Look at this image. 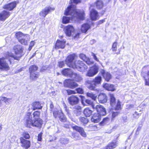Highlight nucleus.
<instances>
[{
    "label": "nucleus",
    "instance_id": "1",
    "mask_svg": "<svg viewBox=\"0 0 149 149\" xmlns=\"http://www.w3.org/2000/svg\"><path fill=\"white\" fill-rule=\"evenodd\" d=\"M81 0H70V5L65 10L64 14L66 15L72 16V20L76 21L78 19L83 20L84 19V13L83 10H80L76 8V6L72 3L77 4L80 2Z\"/></svg>",
    "mask_w": 149,
    "mask_h": 149
},
{
    "label": "nucleus",
    "instance_id": "2",
    "mask_svg": "<svg viewBox=\"0 0 149 149\" xmlns=\"http://www.w3.org/2000/svg\"><path fill=\"white\" fill-rule=\"evenodd\" d=\"M76 56L75 54H73L69 55L66 60V64L70 67L73 69H77L78 71L83 72L85 71L88 67L82 61L77 60L74 62L73 60Z\"/></svg>",
    "mask_w": 149,
    "mask_h": 149
},
{
    "label": "nucleus",
    "instance_id": "3",
    "mask_svg": "<svg viewBox=\"0 0 149 149\" xmlns=\"http://www.w3.org/2000/svg\"><path fill=\"white\" fill-rule=\"evenodd\" d=\"M32 119L31 113L30 112L27 113L25 118L26 125L27 127H30L31 126L38 127H41L42 124V121L40 118L34 119V121Z\"/></svg>",
    "mask_w": 149,
    "mask_h": 149
},
{
    "label": "nucleus",
    "instance_id": "4",
    "mask_svg": "<svg viewBox=\"0 0 149 149\" xmlns=\"http://www.w3.org/2000/svg\"><path fill=\"white\" fill-rule=\"evenodd\" d=\"M102 77L100 76H97L92 80H87L86 83L87 88L90 90L98 92L100 91L99 88H96L97 86L101 84Z\"/></svg>",
    "mask_w": 149,
    "mask_h": 149
},
{
    "label": "nucleus",
    "instance_id": "5",
    "mask_svg": "<svg viewBox=\"0 0 149 149\" xmlns=\"http://www.w3.org/2000/svg\"><path fill=\"white\" fill-rule=\"evenodd\" d=\"M14 49L16 54L17 56H15L11 53H8V55L9 56L12 57L15 59L19 60L20 58L23 55V49L21 46L17 45L14 47Z\"/></svg>",
    "mask_w": 149,
    "mask_h": 149
},
{
    "label": "nucleus",
    "instance_id": "6",
    "mask_svg": "<svg viewBox=\"0 0 149 149\" xmlns=\"http://www.w3.org/2000/svg\"><path fill=\"white\" fill-rule=\"evenodd\" d=\"M15 36L21 43L24 45H27L28 40L26 39L28 36V35H24L22 32H19L15 34Z\"/></svg>",
    "mask_w": 149,
    "mask_h": 149
},
{
    "label": "nucleus",
    "instance_id": "7",
    "mask_svg": "<svg viewBox=\"0 0 149 149\" xmlns=\"http://www.w3.org/2000/svg\"><path fill=\"white\" fill-rule=\"evenodd\" d=\"M110 104L113 107H114V109L116 110H119L121 109L120 102L118 100L116 105H115L116 99L114 95L113 94H110Z\"/></svg>",
    "mask_w": 149,
    "mask_h": 149
},
{
    "label": "nucleus",
    "instance_id": "8",
    "mask_svg": "<svg viewBox=\"0 0 149 149\" xmlns=\"http://www.w3.org/2000/svg\"><path fill=\"white\" fill-rule=\"evenodd\" d=\"M99 69L98 66L95 65L90 68L86 74V75L89 77L94 76L98 73Z\"/></svg>",
    "mask_w": 149,
    "mask_h": 149
},
{
    "label": "nucleus",
    "instance_id": "9",
    "mask_svg": "<svg viewBox=\"0 0 149 149\" xmlns=\"http://www.w3.org/2000/svg\"><path fill=\"white\" fill-rule=\"evenodd\" d=\"M64 86L65 87H68L71 88H73L78 86L77 83L74 82L73 80L67 79L65 80L64 83Z\"/></svg>",
    "mask_w": 149,
    "mask_h": 149
},
{
    "label": "nucleus",
    "instance_id": "10",
    "mask_svg": "<svg viewBox=\"0 0 149 149\" xmlns=\"http://www.w3.org/2000/svg\"><path fill=\"white\" fill-rule=\"evenodd\" d=\"M19 139L21 146L23 148L27 149L30 147L31 143L30 141L25 139L23 137H20Z\"/></svg>",
    "mask_w": 149,
    "mask_h": 149
},
{
    "label": "nucleus",
    "instance_id": "11",
    "mask_svg": "<svg viewBox=\"0 0 149 149\" xmlns=\"http://www.w3.org/2000/svg\"><path fill=\"white\" fill-rule=\"evenodd\" d=\"M10 68L4 58H0V70H8Z\"/></svg>",
    "mask_w": 149,
    "mask_h": 149
},
{
    "label": "nucleus",
    "instance_id": "12",
    "mask_svg": "<svg viewBox=\"0 0 149 149\" xmlns=\"http://www.w3.org/2000/svg\"><path fill=\"white\" fill-rule=\"evenodd\" d=\"M18 3V1H14L4 5L3 8L9 11L12 10L16 7L17 4Z\"/></svg>",
    "mask_w": 149,
    "mask_h": 149
},
{
    "label": "nucleus",
    "instance_id": "13",
    "mask_svg": "<svg viewBox=\"0 0 149 149\" xmlns=\"http://www.w3.org/2000/svg\"><path fill=\"white\" fill-rule=\"evenodd\" d=\"M64 30L66 36L70 37L73 35L74 29L72 26L69 25L66 26Z\"/></svg>",
    "mask_w": 149,
    "mask_h": 149
},
{
    "label": "nucleus",
    "instance_id": "14",
    "mask_svg": "<svg viewBox=\"0 0 149 149\" xmlns=\"http://www.w3.org/2000/svg\"><path fill=\"white\" fill-rule=\"evenodd\" d=\"M68 100L69 103L71 105L77 104L79 102L78 97L74 95H72L69 97Z\"/></svg>",
    "mask_w": 149,
    "mask_h": 149
},
{
    "label": "nucleus",
    "instance_id": "15",
    "mask_svg": "<svg viewBox=\"0 0 149 149\" xmlns=\"http://www.w3.org/2000/svg\"><path fill=\"white\" fill-rule=\"evenodd\" d=\"M53 115L55 118L57 117L59 118L61 121L62 122H65L66 120V118L64 116L63 113L61 111H56L53 112Z\"/></svg>",
    "mask_w": 149,
    "mask_h": 149
},
{
    "label": "nucleus",
    "instance_id": "16",
    "mask_svg": "<svg viewBox=\"0 0 149 149\" xmlns=\"http://www.w3.org/2000/svg\"><path fill=\"white\" fill-rule=\"evenodd\" d=\"M97 111V113L100 115L102 116L105 115L106 114V110L102 106L98 104L97 105L95 108Z\"/></svg>",
    "mask_w": 149,
    "mask_h": 149
},
{
    "label": "nucleus",
    "instance_id": "17",
    "mask_svg": "<svg viewBox=\"0 0 149 149\" xmlns=\"http://www.w3.org/2000/svg\"><path fill=\"white\" fill-rule=\"evenodd\" d=\"M65 42L64 40H57L55 44V48L56 49H63L65 46Z\"/></svg>",
    "mask_w": 149,
    "mask_h": 149
},
{
    "label": "nucleus",
    "instance_id": "18",
    "mask_svg": "<svg viewBox=\"0 0 149 149\" xmlns=\"http://www.w3.org/2000/svg\"><path fill=\"white\" fill-rule=\"evenodd\" d=\"M9 12L6 10H4L0 13V20L5 21L10 15Z\"/></svg>",
    "mask_w": 149,
    "mask_h": 149
},
{
    "label": "nucleus",
    "instance_id": "19",
    "mask_svg": "<svg viewBox=\"0 0 149 149\" xmlns=\"http://www.w3.org/2000/svg\"><path fill=\"white\" fill-rule=\"evenodd\" d=\"M72 128L74 130L79 132L82 136L85 137L86 136V134L82 128L77 126H72Z\"/></svg>",
    "mask_w": 149,
    "mask_h": 149
},
{
    "label": "nucleus",
    "instance_id": "20",
    "mask_svg": "<svg viewBox=\"0 0 149 149\" xmlns=\"http://www.w3.org/2000/svg\"><path fill=\"white\" fill-rule=\"evenodd\" d=\"M54 9L49 7H46L44 10L42 11L40 13V16L45 17L46 15L52 10H53Z\"/></svg>",
    "mask_w": 149,
    "mask_h": 149
},
{
    "label": "nucleus",
    "instance_id": "21",
    "mask_svg": "<svg viewBox=\"0 0 149 149\" xmlns=\"http://www.w3.org/2000/svg\"><path fill=\"white\" fill-rule=\"evenodd\" d=\"M90 17L93 20H95L99 18L97 12L95 9H92L90 11Z\"/></svg>",
    "mask_w": 149,
    "mask_h": 149
},
{
    "label": "nucleus",
    "instance_id": "22",
    "mask_svg": "<svg viewBox=\"0 0 149 149\" xmlns=\"http://www.w3.org/2000/svg\"><path fill=\"white\" fill-rule=\"evenodd\" d=\"M101 72L104 79L107 81H109L112 78V75L110 73L104 70H102Z\"/></svg>",
    "mask_w": 149,
    "mask_h": 149
},
{
    "label": "nucleus",
    "instance_id": "23",
    "mask_svg": "<svg viewBox=\"0 0 149 149\" xmlns=\"http://www.w3.org/2000/svg\"><path fill=\"white\" fill-rule=\"evenodd\" d=\"M98 99L99 102L100 103H105L107 101V96L104 93L100 94L98 95Z\"/></svg>",
    "mask_w": 149,
    "mask_h": 149
},
{
    "label": "nucleus",
    "instance_id": "24",
    "mask_svg": "<svg viewBox=\"0 0 149 149\" xmlns=\"http://www.w3.org/2000/svg\"><path fill=\"white\" fill-rule=\"evenodd\" d=\"M101 116L99 113H95L91 118V121L94 123L99 122L101 120Z\"/></svg>",
    "mask_w": 149,
    "mask_h": 149
},
{
    "label": "nucleus",
    "instance_id": "25",
    "mask_svg": "<svg viewBox=\"0 0 149 149\" xmlns=\"http://www.w3.org/2000/svg\"><path fill=\"white\" fill-rule=\"evenodd\" d=\"M62 73L65 76L71 77L73 72L69 69H65L62 71Z\"/></svg>",
    "mask_w": 149,
    "mask_h": 149
},
{
    "label": "nucleus",
    "instance_id": "26",
    "mask_svg": "<svg viewBox=\"0 0 149 149\" xmlns=\"http://www.w3.org/2000/svg\"><path fill=\"white\" fill-rule=\"evenodd\" d=\"M33 110L36 109H41L42 107L41 104L38 102H34L32 103L31 105Z\"/></svg>",
    "mask_w": 149,
    "mask_h": 149
},
{
    "label": "nucleus",
    "instance_id": "27",
    "mask_svg": "<svg viewBox=\"0 0 149 149\" xmlns=\"http://www.w3.org/2000/svg\"><path fill=\"white\" fill-rule=\"evenodd\" d=\"M103 87L105 89L108 91H114L115 89L114 86L113 84H105L103 85Z\"/></svg>",
    "mask_w": 149,
    "mask_h": 149
},
{
    "label": "nucleus",
    "instance_id": "28",
    "mask_svg": "<svg viewBox=\"0 0 149 149\" xmlns=\"http://www.w3.org/2000/svg\"><path fill=\"white\" fill-rule=\"evenodd\" d=\"M11 99L5 97L1 96L0 97V107L2 106V103L1 101H3L6 104H9L11 102Z\"/></svg>",
    "mask_w": 149,
    "mask_h": 149
},
{
    "label": "nucleus",
    "instance_id": "29",
    "mask_svg": "<svg viewBox=\"0 0 149 149\" xmlns=\"http://www.w3.org/2000/svg\"><path fill=\"white\" fill-rule=\"evenodd\" d=\"M90 28L89 24H84L81 26V31L83 33H86Z\"/></svg>",
    "mask_w": 149,
    "mask_h": 149
},
{
    "label": "nucleus",
    "instance_id": "30",
    "mask_svg": "<svg viewBox=\"0 0 149 149\" xmlns=\"http://www.w3.org/2000/svg\"><path fill=\"white\" fill-rule=\"evenodd\" d=\"M71 78L77 81H80L82 80V78L79 74L75 73H73L72 74Z\"/></svg>",
    "mask_w": 149,
    "mask_h": 149
},
{
    "label": "nucleus",
    "instance_id": "31",
    "mask_svg": "<svg viewBox=\"0 0 149 149\" xmlns=\"http://www.w3.org/2000/svg\"><path fill=\"white\" fill-rule=\"evenodd\" d=\"M117 145L116 141L112 142L108 144L106 149H113L116 147Z\"/></svg>",
    "mask_w": 149,
    "mask_h": 149
},
{
    "label": "nucleus",
    "instance_id": "32",
    "mask_svg": "<svg viewBox=\"0 0 149 149\" xmlns=\"http://www.w3.org/2000/svg\"><path fill=\"white\" fill-rule=\"evenodd\" d=\"M74 111L75 113L77 114H80L81 111V107L79 105H77L74 106Z\"/></svg>",
    "mask_w": 149,
    "mask_h": 149
},
{
    "label": "nucleus",
    "instance_id": "33",
    "mask_svg": "<svg viewBox=\"0 0 149 149\" xmlns=\"http://www.w3.org/2000/svg\"><path fill=\"white\" fill-rule=\"evenodd\" d=\"M144 77L145 85L149 86V70L147 72L146 75Z\"/></svg>",
    "mask_w": 149,
    "mask_h": 149
},
{
    "label": "nucleus",
    "instance_id": "34",
    "mask_svg": "<svg viewBox=\"0 0 149 149\" xmlns=\"http://www.w3.org/2000/svg\"><path fill=\"white\" fill-rule=\"evenodd\" d=\"M86 95L87 97H90L92 99L94 100H96L97 96L93 93L88 92L86 93Z\"/></svg>",
    "mask_w": 149,
    "mask_h": 149
},
{
    "label": "nucleus",
    "instance_id": "35",
    "mask_svg": "<svg viewBox=\"0 0 149 149\" xmlns=\"http://www.w3.org/2000/svg\"><path fill=\"white\" fill-rule=\"evenodd\" d=\"M84 113L86 117H89L91 115L92 111L88 108H86L84 109Z\"/></svg>",
    "mask_w": 149,
    "mask_h": 149
},
{
    "label": "nucleus",
    "instance_id": "36",
    "mask_svg": "<svg viewBox=\"0 0 149 149\" xmlns=\"http://www.w3.org/2000/svg\"><path fill=\"white\" fill-rule=\"evenodd\" d=\"M31 74V72H30V79L32 80H35L38 77V74L37 72L35 73L32 72Z\"/></svg>",
    "mask_w": 149,
    "mask_h": 149
},
{
    "label": "nucleus",
    "instance_id": "37",
    "mask_svg": "<svg viewBox=\"0 0 149 149\" xmlns=\"http://www.w3.org/2000/svg\"><path fill=\"white\" fill-rule=\"evenodd\" d=\"M96 6L98 9H100L102 8L103 6L102 1L101 0L97 1L96 3Z\"/></svg>",
    "mask_w": 149,
    "mask_h": 149
},
{
    "label": "nucleus",
    "instance_id": "38",
    "mask_svg": "<svg viewBox=\"0 0 149 149\" xmlns=\"http://www.w3.org/2000/svg\"><path fill=\"white\" fill-rule=\"evenodd\" d=\"M38 67L35 65H32L29 68V71L30 72H31V74H32V72L35 73L36 72V71L38 69Z\"/></svg>",
    "mask_w": 149,
    "mask_h": 149
},
{
    "label": "nucleus",
    "instance_id": "39",
    "mask_svg": "<svg viewBox=\"0 0 149 149\" xmlns=\"http://www.w3.org/2000/svg\"><path fill=\"white\" fill-rule=\"evenodd\" d=\"M70 18L68 17L63 16V17L62 22L63 24H66L69 22Z\"/></svg>",
    "mask_w": 149,
    "mask_h": 149
},
{
    "label": "nucleus",
    "instance_id": "40",
    "mask_svg": "<svg viewBox=\"0 0 149 149\" xmlns=\"http://www.w3.org/2000/svg\"><path fill=\"white\" fill-rule=\"evenodd\" d=\"M85 102L88 105L91 106L93 109H95V105L92 101L88 99H87L85 100Z\"/></svg>",
    "mask_w": 149,
    "mask_h": 149
},
{
    "label": "nucleus",
    "instance_id": "41",
    "mask_svg": "<svg viewBox=\"0 0 149 149\" xmlns=\"http://www.w3.org/2000/svg\"><path fill=\"white\" fill-rule=\"evenodd\" d=\"M40 112L38 111H35L33 113V116L34 119H37V118H40Z\"/></svg>",
    "mask_w": 149,
    "mask_h": 149
},
{
    "label": "nucleus",
    "instance_id": "42",
    "mask_svg": "<svg viewBox=\"0 0 149 149\" xmlns=\"http://www.w3.org/2000/svg\"><path fill=\"white\" fill-rule=\"evenodd\" d=\"M119 111H113L111 114V119L113 120L119 114Z\"/></svg>",
    "mask_w": 149,
    "mask_h": 149
},
{
    "label": "nucleus",
    "instance_id": "43",
    "mask_svg": "<svg viewBox=\"0 0 149 149\" xmlns=\"http://www.w3.org/2000/svg\"><path fill=\"white\" fill-rule=\"evenodd\" d=\"M22 137H23L24 138H25L26 139H28L30 138V135L27 132H24L22 133Z\"/></svg>",
    "mask_w": 149,
    "mask_h": 149
},
{
    "label": "nucleus",
    "instance_id": "44",
    "mask_svg": "<svg viewBox=\"0 0 149 149\" xmlns=\"http://www.w3.org/2000/svg\"><path fill=\"white\" fill-rule=\"evenodd\" d=\"M60 141L62 144H67L68 143V139L63 138H61L60 139Z\"/></svg>",
    "mask_w": 149,
    "mask_h": 149
},
{
    "label": "nucleus",
    "instance_id": "45",
    "mask_svg": "<svg viewBox=\"0 0 149 149\" xmlns=\"http://www.w3.org/2000/svg\"><path fill=\"white\" fill-rule=\"evenodd\" d=\"M80 121L84 124H86L88 122V120L86 118L81 117L79 118Z\"/></svg>",
    "mask_w": 149,
    "mask_h": 149
},
{
    "label": "nucleus",
    "instance_id": "46",
    "mask_svg": "<svg viewBox=\"0 0 149 149\" xmlns=\"http://www.w3.org/2000/svg\"><path fill=\"white\" fill-rule=\"evenodd\" d=\"M117 44V43L116 42H115L113 43L111 48L113 51L116 52V51Z\"/></svg>",
    "mask_w": 149,
    "mask_h": 149
},
{
    "label": "nucleus",
    "instance_id": "47",
    "mask_svg": "<svg viewBox=\"0 0 149 149\" xmlns=\"http://www.w3.org/2000/svg\"><path fill=\"white\" fill-rule=\"evenodd\" d=\"M109 118H104L103 120L100 123V124L102 125H103L104 124L107 123L109 121Z\"/></svg>",
    "mask_w": 149,
    "mask_h": 149
},
{
    "label": "nucleus",
    "instance_id": "48",
    "mask_svg": "<svg viewBox=\"0 0 149 149\" xmlns=\"http://www.w3.org/2000/svg\"><path fill=\"white\" fill-rule=\"evenodd\" d=\"M68 95H70L72 94H75L76 92L75 91L71 90L70 89L66 90H65Z\"/></svg>",
    "mask_w": 149,
    "mask_h": 149
},
{
    "label": "nucleus",
    "instance_id": "49",
    "mask_svg": "<svg viewBox=\"0 0 149 149\" xmlns=\"http://www.w3.org/2000/svg\"><path fill=\"white\" fill-rule=\"evenodd\" d=\"M86 63L88 65H90L93 64V61H91L90 60V59L89 58H87L86 60L85 61Z\"/></svg>",
    "mask_w": 149,
    "mask_h": 149
},
{
    "label": "nucleus",
    "instance_id": "50",
    "mask_svg": "<svg viewBox=\"0 0 149 149\" xmlns=\"http://www.w3.org/2000/svg\"><path fill=\"white\" fill-rule=\"evenodd\" d=\"M35 44V42L34 41H32L31 42L29 48H28L29 50L30 51L32 47H33Z\"/></svg>",
    "mask_w": 149,
    "mask_h": 149
},
{
    "label": "nucleus",
    "instance_id": "51",
    "mask_svg": "<svg viewBox=\"0 0 149 149\" xmlns=\"http://www.w3.org/2000/svg\"><path fill=\"white\" fill-rule=\"evenodd\" d=\"M76 93H78L81 94L83 93V90L81 88H77L76 89Z\"/></svg>",
    "mask_w": 149,
    "mask_h": 149
},
{
    "label": "nucleus",
    "instance_id": "52",
    "mask_svg": "<svg viewBox=\"0 0 149 149\" xmlns=\"http://www.w3.org/2000/svg\"><path fill=\"white\" fill-rule=\"evenodd\" d=\"M79 57L81 59L84 61L86 60V58H87V57H86V56L85 55L83 54H80Z\"/></svg>",
    "mask_w": 149,
    "mask_h": 149
},
{
    "label": "nucleus",
    "instance_id": "53",
    "mask_svg": "<svg viewBox=\"0 0 149 149\" xmlns=\"http://www.w3.org/2000/svg\"><path fill=\"white\" fill-rule=\"evenodd\" d=\"M42 132L40 133L38 135V140L39 141H41L42 139Z\"/></svg>",
    "mask_w": 149,
    "mask_h": 149
},
{
    "label": "nucleus",
    "instance_id": "54",
    "mask_svg": "<svg viewBox=\"0 0 149 149\" xmlns=\"http://www.w3.org/2000/svg\"><path fill=\"white\" fill-rule=\"evenodd\" d=\"M139 112H141V111H140ZM141 113H138L137 111H135L134 114V116L136 118H137Z\"/></svg>",
    "mask_w": 149,
    "mask_h": 149
},
{
    "label": "nucleus",
    "instance_id": "55",
    "mask_svg": "<svg viewBox=\"0 0 149 149\" xmlns=\"http://www.w3.org/2000/svg\"><path fill=\"white\" fill-rule=\"evenodd\" d=\"M134 107V105L133 104H127L126 105V109H130L133 108Z\"/></svg>",
    "mask_w": 149,
    "mask_h": 149
},
{
    "label": "nucleus",
    "instance_id": "56",
    "mask_svg": "<svg viewBox=\"0 0 149 149\" xmlns=\"http://www.w3.org/2000/svg\"><path fill=\"white\" fill-rule=\"evenodd\" d=\"M58 65L60 68H62L64 66V62L63 61L59 62H58Z\"/></svg>",
    "mask_w": 149,
    "mask_h": 149
},
{
    "label": "nucleus",
    "instance_id": "57",
    "mask_svg": "<svg viewBox=\"0 0 149 149\" xmlns=\"http://www.w3.org/2000/svg\"><path fill=\"white\" fill-rule=\"evenodd\" d=\"M72 136L73 138L75 139H78L79 137L78 136H77V134H74V133H72Z\"/></svg>",
    "mask_w": 149,
    "mask_h": 149
},
{
    "label": "nucleus",
    "instance_id": "58",
    "mask_svg": "<svg viewBox=\"0 0 149 149\" xmlns=\"http://www.w3.org/2000/svg\"><path fill=\"white\" fill-rule=\"evenodd\" d=\"M92 56L93 57V58L96 61L99 62V60L97 58L96 56L93 53H92Z\"/></svg>",
    "mask_w": 149,
    "mask_h": 149
},
{
    "label": "nucleus",
    "instance_id": "59",
    "mask_svg": "<svg viewBox=\"0 0 149 149\" xmlns=\"http://www.w3.org/2000/svg\"><path fill=\"white\" fill-rule=\"evenodd\" d=\"M64 109L66 112L67 114H69V110L68 109V108L66 107H64Z\"/></svg>",
    "mask_w": 149,
    "mask_h": 149
},
{
    "label": "nucleus",
    "instance_id": "60",
    "mask_svg": "<svg viewBox=\"0 0 149 149\" xmlns=\"http://www.w3.org/2000/svg\"><path fill=\"white\" fill-rule=\"evenodd\" d=\"M79 33H77L74 36V38H79Z\"/></svg>",
    "mask_w": 149,
    "mask_h": 149
},
{
    "label": "nucleus",
    "instance_id": "61",
    "mask_svg": "<svg viewBox=\"0 0 149 149\" xmlns=\"http://www.w3.org/2000/svg\"><path fill=\"white\" fill-rule=\"evenodd\" d=\"M40 146V143L38 142L36 144V147L37 148H39Z\"/></svg>",
    "mask_w": 149,
    "mask_h": 149
},
{
    "label": "nucleus",
    "instance_id": "62",
    "mask_svg": "<svg viewBox=\"0 0 149 149\" xmlns=\"http://www.w3.org/2000/svg\"><path fill=\"white\" fill-rule=\"evenodd\" d=\"M141 127H140V126H139L137 128V131H136V133H138V132H139L140 131V130H141Z\"/></svg>",
    "mask_w": 149,
    "mask_h": 149
},
{
    "label": "nucleus",
    "instance_id": "63",
    "mask_svg": "<svg viewBox=\"0 0 149 149\" xmlns=\"http://www.w3.org/2000/svg\"><path fill=\"white\" fill-rule=\"evenodd\" d=\"M92 129L95 130H97V128L96 126H94L92 127Z\"/></svg>",
    "mask_w": 149,
    "mask_h": 149
},
{
    "label": "nucleus",
    "instance_id": "64",
    "mask_svg": "<svg viewBox=\"0 0 149 149\" xmlns=\"http://www.w3.org/2000/svg\"><path fill=\"white\" fill-rule=\"evenodd\" d=\"M127 118L126 117H125L123 118V120L124 122H126Z\"/></svg>",
    "mask_w": 149,
    "mask_h": 149
}]
</instances>
